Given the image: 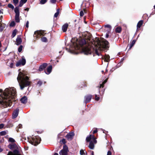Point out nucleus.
<instances>
[{
  "label": "nucleus",
  "instance_id": "56",
  "mask_svg": "<svg viewBox=\"0 0 155 155\" xmlns=\"http://www.w3.org/2000/svg\"><path fill=\"white\" fill-rule=\"evenodd\" d=\"M91 155H94V152L93 151H92L91 152Z\"/></svg>",
  "mask_w": 155,
  "mask_h": 155
},
{
  "label": "nucleus",
  "instance_id": "61",
  "mask_svg": "<svg viewBox=\"0 0 155 155\" xmlns=\"http://www.w3.org/2000/svg\"><path fill=\"white\" fill-rule=\"evenodd\" d=\"M124 60V58H122L121 59V61H122Z\"/></svg>",
  "mask_w": 155,
  "mask_h": 155
},
{
  "label": "nucleus",
  "instance_id": "54",
  "mask_svg": "<svg viewBox=\"0 0 155 155\" xmlns=\"http://www.w3.org/2000/svg\"><path fill=\"white\" fill-rule=\"evenodd\" d=\"M3 150V149L1 148V147L0 146V153L2 152Z\"/></svg>",
  "mask_w": 155,
  "mask_h": 155
},
{
  "label": "nucleus",
  "instance_id": "12",
  "mask_svg": "<svg viewBox=\"0 0 155 155\" xmlns=\"http://www.w3.org/2000/svg\"><path fill=\"white\" fill-rule=\"evenodd\" d=\"M74 136V134L73 132H70L67 134L65 136L66 138L68 140H71L73 139Z\"/></svg>",
  "mask_w": 155,
  "mask_h": 155
},
{
  "label": "nucleus",
  "instance_id": "22",
  "mask_svg": "<svg viewBox=\"0 0 155 155\" xmlns=\"http://www.w3.org/2000/svg\"><path fill=\"white\" fill-rule=\"evenodd\" d=\"M5 27V25L4 24H2L1 21H0V31H2L4 30Z\"/></svg>",
  "mask_w": 155,
  "mask_h": 155
},
{
  "label": "nucleus",
  "instance_id": "47",
  "mask_svg": "<svg viewBox=\"0 0 155 155\" xmlns=\"http://www.w3.org/2000/svg\"><path fill=\"white\" fill-rule=\"evenodd\" d=\"M4 125L3 124H0V129L3 128L4 127Z\"/></svg>",
  "mask_w": 155,
  "mask_h": 155
},
{
  "label": "nucleus",
  "instance_id": "36",
  "mask_svg": "<svg viewBox=\"0 0 155 155\" xmlns=\"http://www.w3.org/2000/svg\"><path fill=\"white\" fill-rule=\"evenodd\" d=\"M23 46L22 45H21L19 47L18 49V51L19 52H21L22 51Z\"/></svg>",
  "mask_w": 155,
  "mask_h": 155
},
{
  "label": "nucleus",
  "instance_id": "16",
  "mask_svg": "<svg viewBox=\"0 0 155 155\" xmlns=\"http://www.w3.org/2000/svg\"><path fill=\"white\" fill-rule=\"evenodd\" d=\"M52 70V66L50 65L47 68L46 70H45V72L46 74H48L51 72Z\"/></svg>",
  "mask_w": 155,
  "mask_h": 155
},
{
  "label": "nucleus",
  "instance_id": "27",
  "mask_svg": "<svg viewBox=\"0 0 155 155\" xmlns=\"http://www.w3.org/2000/svg\"><path fill=\"white\" fill-rule=\"evenodd\" d=\"M13 153L15 155L18 154L19 153V151L18 150V148L15 149L13 151V153Z\"/></svg>",
  "mask_w": 155,
  "mask_h": 155
},
{
  "label": "nucleus",
  "instance_id": "45",
  "mask_svg": "<svg viewBox=\"0 0 155 155\" xmlns=\"http://www.w3.org/2000/svg\"><path fill=\"white\" fill-rule=\"evenodd\" d=\"M56 1V0H50V2L52 4H55Z\"/></svg>",
  "mask_w": 155,
  "mask_h": 155
},
{
  "label": "nucleus",
  "instance_id": "15",
  "mask_svg": "<svg viewBox=\"0 0 155 155\" xmlns=\"http://www.w3.org/2000/svg\"><path fill=\"white\" fill-rule=\"evenodd\" d=\"M8 147L12 150L14 149L18 148V147L15 143H14L12 144H9L8 146Z\"/></svg>",
  "mask_w": 155,
  "mask_h": 155
},
{
  "label": "nucleus",
  "instance_id": "2",
  "mask_svg": "<svg viewBox=\"0 0 155 155\" xmlns=\"http://www.w3.org/2000/svg\"><path fill=\"white\" fill-rule=\"evenodd\" d=\"M3 100L0 101L2 107L3 108L11 107L13 102H15L16 96V89L14 88H11L10 90L7 88L3 93Z\"/></svg>",
  "mask_w": 155,
  "mask_h": 155
},
{
  "label": "nucleus",
  "instance_id": "46",
  "mask_svg": "<svg viewBox=\"0 0 155 155\" xmlns=\"http://www.w3.org/2000/svg\"><path fill=\"white\" fill-rule=\"evenodd\" d=\"M84 15V13L82 11H81L80 12V15L82 17Z\"/></svg>",
  "mask_w": 155,
  "mask_h": 155
},
{
  "label": "nucleus",
  "instance_id": "14",
  "mask_svg": "<svg viewBox=\"0 0 155 155\" xmlns=\"http://www.w3.org/2000/svg\"><path fill=\"white\" fill-rule=\"evenodd\" d=\"M19 112V109L17 108L15 110L12 114V118L15 119L18 116Z\"/></svg>",
  "mask_w": 155,
  "mask_h": 155
},
{
  "label": "nucleus",
  "instance_id": "28",
  "mask_svg": "<svg viewBox=\"0 0 155 155\" xmlns=\"http://www.w3.org/2000/svg\"><path fill=\"white\" fill-rule=\"evenodd\" d=\"M41 41L43 42H48V39L45 37H43L41 38Z\"/></svg>",
  "mask_w": 155,
  "mask_h": 155
},
{
  "label": "nucleus",
  "instance_id": "5",
  "mask_svg": "<svg viewBox=\"0 0 155 155\" xmlns=\"http://www.w3.org/2000/svg\"><path fill=\"white\" fill-rule=\"evenodd\" d=\"M41 140V139L39 137L35 136L32 138L31 140H30L29 142L32 145L36 146L40 143Z\"/></svg>",
  "mask_w": 155,
  "mask_h": 155
},
{
  "label": "nucleus",
  "instance_id": "63",
  "mask_svg": "<svg viewBox=\"0 0 155 155\" xmlns=\"http://www.w3.org/2000/svg\"><path fill=\"white\" fill-rule=\"evenodd\" d=\"M101 72L103 74L104 73V71L103 70H102L101 71Z\"/></svg>",
  "mask_w": 155,
  "mask_h": 155
},
{
  "label": "nucleus",
  "instance_id": "48",
  "mask_svg": "<svg viewBox=\"0 0 155 155\" xmlns=\"http://www.w3.org/2000/svg\"><path fill=\"white\" fill-rule=\"evenodd\" d=\"M28 25H29V21H27L26 24V27L27 28H28Z\"/></svg>",
  "mask_w": 155,
  "mask_h": 155
},
{
  "label": "nucleus",
  "instance_id": "18",
  "mask_svg": "<svg viewBox=\"0 0 155 155\" xmlns=\"http://www.w3.org/2000/svg\"><path fill=\"white\" fill-rule=\"evenodd\" d=\"M68 26V23H65L62 27V30L63 32H65L67 31Z\"/></svg>",
  "mask_w": 155,
  "mask_h": 155
},
{
  "label": "nucleus",
  "instance_id": "31",
  "mask_svg": "<svg viewBox=\"0 0 155 155\" xmlns=\"http://www.w3.org/2000/svg\"><path fill=\"white\" fill-rule=\"evenodd\" d=\"M60 142L61 143H63L64 145H66L65 143H66V141L65 139H63L61 140H60Z\"/></svg>",
  "mask_w": 155,
  "mask_h": 155
},
{
  "label": "nucleus",
  "instance_id": "29",
  "mask_svg": "<svg viewBox=\"0 0 155 155\" xmlns=\"http://www.w3.org/2000/svg\"><path fill=\"white\" fill-rule=\"evenodd\" d=\"M104 27L105 28H108V30H107L108 31V32H110V31L111 30V27L110 25H104Z\"/></svg>",
  "mask_w": 155,
  "mask_h": 155
},
{
  "label": "nucleus",
  "instance_id": "30",
  "mask_svg": "<svg viewBox=\"0 0 155 155\" xmlns=\"http://www.w3.org/2000/svg\"><path fill=\"white\" fill-rule=\"evenodd\" d=\"M92 136L91 135H90L89 136L87 137L86 138V141L87 142H90Z\"/></svg>",
  "mask_w": 155,
  "mask_h": 155
},
{
  "label": "nucleus",
  "instance_id": "51",
  "mask_svg": "<svg viewBox=\"0 0 155 155\" xmlns=\"http://www.w3.org/2000/svg\"><path fill=\"white\" fill-rule=\"evenodd\" d=\"M21 1L25 4L27 2V0H21Z\"/></svg>",
  "mask_w": 155,
  "mask_h": 155
},
{
  "label": "nucleus",
  "instance_id": "38",
  "mask_svg": "<svg viewBox=\"0 0 155 155\" xmlns=\"http://www.w3.org/2000/svg\"><path fill=\"white\" fill-rule=\"evenodd\" d=\"M95 100L96 101H98L100 100V97L99 96H98L96 94L95 95Z\"/></svg>",
  "mask_w": 155,
  "mask_h": 155
},
{
  "label": "nucleus",
  "instance_id": "11",
  "mask_svg": "<svg viewBox=\"0 0 155 155\" xmlns=\"http://www.w3.org/2000/svg\"><path fill=\"white\" fill-rule=\"evenodd\" d=\"M92 95L91 94H88L85 96L84 97V103L86 104L90 102L92 99Z\"/></svg>",
  "mask_w": 155,
  "mask_h": 155
},
{
  "label": "nucleus",
  "instance_id": "42",
  "mask_svg": "<svg viewBox=\"0 0 155 155\" xmlns=\"http://www.w3.org/2000/svg\"><path fill=\"white\" fill-rule=\"evenodd\" d=\"M92 138L93 140V142L94 143H96L97 142V140H96L95 137L94 136H93L92 137Z\"/></svg>",
  "mask_w": 155,
  "mask_h": 155
},
{
  "label": "nucleus",
  "instance_id": "53",
  "mask_svg": "<svg viewBox=\"0 0 155 155\" xmlns=\"http://www.w3.org/2000/svg\"><path fill=\"white\" fill-rule=\"evenodd\" d=\"M97 129L96 128V130H94V131L93 132V134H95V133H97Z\"/></svg>",
  "mask_w": 155,
  "mask_h": 155
},
{
  "label": "nucleus",
  "instance_id": "34",
  "mask_svg": "<svg viewBox=\"0 0 155 155\" xmlns=\"http://www.w3.org/2000/svg\"><path fill=\"white\" fill-rule=\"evenodd\" d=\"M8 141L9 142L11 143H14L15 142V140L12 137H10L9 138Z\"/></svg>",
  "mask_w": 155,
  "mask_h": 155
},
{
  "label": "nucleus",
  "instance_id": "52",
  "mask_svg": "<svg viewBox=\"0 0 155 155\" xmlns=\"http://www.w3.org/2000/svg\"><path fill=\"white\" fill-rule=\"evenodd\" d=\"M109 34L107 32V33L106 34L105 38H107L109 37Z\"/></svg>",
  "mask_w": 155,
  "mask_h": 155
},
{
  "label": "nucleus",
  "instance_id": "8",
  "mask_svg": "<svg viewBox=\"0 0 155 155\" xmlns=\"http://www.w3.org/2000/svg\"><path fill=\"white\" fill-rule=\"evenodd\" d=\"M107 79H106L104 81H103L102 84H100V87H99V92L100 93V94L103 95L104 94L105 89L103 88L104 87V84L107 82Z\"/></svg>",
  "mask_w": 155,
  "mask_h": 155
},
{
  "label": "nucleus",
  "instance_id": "57",
  "mask_svg": "<svg viewBox=\"0 0 155 155\" xmlns=\"http://www.w3.org/2000/svg\"><path fill=\"white\" fill-rule=\"evenodd\" d=\"M54 155H58V154L57 153H55Z\"/></svg>",
  "mask_w": 155,
  "mask_h": 155
},
{
  "label": "nucleus",
  "instance_id": "62",
  "mask_svg": "<svg viewBox=\"0 0 155 155\" xmlns=\"http://www.w3.org/2000/svg\"><path fill=\"white\" fill-rule=\"evenodd\" d=\"M1 13H3V12H2L1 10H0V14Z\"/></svg>",
  "mask_w": 155,
  "mask_h": 155
},
{
  "label": "nucleus",
  "instance_id": "26",
  "mask_svg": "<svg viewBox=\"0 0 155 155\" xmlns=\"http://www.w3.org/2000/svg\"><path fill=\"white\" fill-rule=\"evenodd\" d=\"M17 32V30L16 29H15L13 30L12 34L11 35V37L12 38H13L15 36Z\"/></svg>",
  "mask_w": 155,
  "mask_h": 155
},
{
  "label": "nucleus",
  "instance_id": "64",
  "mask_svg": "<svg viewBox=\"0 0 155 155\" xmlns=\"http://www.w3.org/2000/svg\"><path fill=\"white\" fill-rule=\"evenodd\" d=\"M84 86H87V85H86V84H84Z\"/></svg>",
  "mask_w": 155,
  "mask_h": 155
},
{
  "label": "nucleus",
  "instance_id": "59",
  "mask_svg": "<svg viewBox=\"0 0 155 155\" xmlns=\"http://www.w3.org/2000/svg\"><path fill=\"white\" fill-rule=\"evenodd\" d=\"M57 12H59V8H58L57 9Z\"/></svg>",
  "mask_w": 155,
  "mask_h": 155
},
{
  "label": "nucleus",
  "instance_id": "55",
  "mask_svg": "<svg viewBox=\"0 0 155 155\" xmlns=\"http://www.w3.org/2000/svg\"><path fill=\"white\" fill-rule=\"evenodd\" d=\"M29 8H27L24 9V10L25 11H29Z\"/></svg>",
  "mask_w": 155,
  "mask_h": 155
},
{
  "label": "nucleus",
  "instance_id": "25",
  "mask_svg": "<svg viewBox=\"0 0 155 155\" xmlns=\"http://www.w3.org/2000/svg\"><path fill=\"white\" fill-rule=\"evenodd\" d=\"M122 31V28L120 26L117 27L115 29V31L116 33H120Z\"/></svg>",
  "mask_w": 155,
  "mask_h": 155
},
{
  "label": "nucleus",
  "instance_id": "23",
  "mask_svg": "<svg viewBox=\"0 0 155 155\" xmlns=\"http://www.w3.org/2000/svg\"><path fill=\"white\" fill-rule=\"evenodd\" d=\"M94 144L92 141H91L90 142L88 146L89 148L92 150H93L94 148Z\"/></svg>",
  "mask_w": 155,
  "mask_h": 155
},
{
  "label": "nucleus",
  "instance_id": "39",
  "mask_svg": "<svg viewBox=\"0 0 155 155\" xmlns=\"http://www.w3.org/2000/svg\"><path fill=\"white\" fill-rule=\"evenodd\" d=\"M47 2V0H41L40 3L41 4H44Z\"/></svg>",
  "mask_w": 155,
  "mask_h": 155
},
{
  "label": "nucleus",
  "instance_id": "4",
  "mask_svg": "<svg viewBox=\"0 0 155 155\" xmlns=\"http://www.w3.org/2000/svg\"><path fill=\"white\" fill-rule=\"evenodd\" d=\"M82 52L85 54H91L92 53H93V51H95V52L97 55L98 56L100 55V54L97 48L95 50L90 45L82 48Z\"/></svg>",
  "mask_w": 155,
  "mask_h": 155
},
{
  "label": "nucleus",
  "instance_id": "49",
  "mask_svg": "<svg viewBox=\"0 0 155 155\" xmlns=\"http://www.w3.org/2000/svg\"><path fill=\"white\" fill-rule=\"evenodd\" d=\"M14 65V63H12L10 64V67L11 68H13Z\"/></svg>",
  "mask_w": 155,
  "mask_h": 155
},
{
  "label": "nucleus",
  "instance_id": "40",
  "mask_svg": "<svg viewBox=\"0 0 155 155\" xmlns=\"http://www.w3.org/2000/svg\"><path fill=\"white\" fill-rule=\"evenodd\" d=\"M13 2L15 6H16L18 2V0H13Z\"/></svg>",
  "mask_w": 155,
  "mask_h": 155
},
{
  "label": "nucleus",
  "instance_id": "32",
  "mask_svg": "<svg viewBox=\"0 0 155 155\" xmlns=\"http://www.w3.org/2000/svg\"><path fill=\"white\" fill-rule=\"evenodd\" d=\"M8 7L9 8H11V9H13L14 8V6L12 5V4H8Z\"/></svg>",
  "mask_w": 155,
  "mask_h": 155
},
{
  "label": "nucleus",
  "instance_id": "6",
  "mask_svg": "<svg viewBox=\"0 0 155 155\" xmlns=\"http://www.w3.org/2000/svg\"><path fill=\"white\" fill-rule=\"evenodd\" d=\"M14 11L15 13V22L17 23H18L20 22L19 15L20 12L19 8L18 7H16L14 9Z\"/></svg>",
  "mask_w": 155,
  "mask_h": 155
},
{
  "label": "nucleus",
  "instance_id": "50",
  "mask_svg": "<svg viewBox=\"0 0 155 155\" xmlns=\"http://www.w3.org/2000/svg\"><path fill=\"white\" fill-rule=\"evenodd\" d=\"M111 152L110 150L108 151L107 155H111Z\"/></svg>",
  "mask_w": 155,
  "mask_h": 155
},
{
  "label": "nucleus",
  "instance_id": "21",
  "mask_svg": "<svg viewBox=\"0 0 155 155\" xmlns=\"http://www.w3.org/2000/svg\"><path fill=\"white\" fill-rule=\"evenodd\" d=\"M110 57L109 55L105 54L104 57V61L105 62H108L110 61Z\"/></svg>",
  "mask_w": 155,
  "mask_h": 155
},
{
  "label": "nucleus",
  "instance_id": "3",
  "mask_svg": "<svg viewBox=\"0 0 155 155\" xmlns=\"http://www.w3.org/2000/svg\"><path fill=\"white\" fill-rule=\"evenodd\" d=\"M17 79L21 90H23L25 87L30 86L31 83L29 81V78L21 71L19 73Z\"/></svg>",
  "mask_w": 155,
  "mask_h": 155
},
{
  "label": "nucleus",
  "instance_id": "44",
  "mask_svg": "<svg viewBox=\"0 0 155 155\" xmlns=\"http://www.w3.org/2000/svg\"><path fill=\"white\" fill-rule=\"evenodd\" d=\"M59 14V12H57L56 13H55L54 15V17L57 18L58 17V15Z\"/></svg>",
  "mask_w": 155,
  "mask_h": 155
},
{
  "label": "nucleus",
  "instance_id": "43",
  "mask_svg": "<svg viewBox=\"0 0 155 155\" xmlns=\"http://www.w3.org/2000/svg\"><path fill=\"white\" fill-rule=\"evenodd\" d=\"M24 4V3H23V2H21V1H20L19 2V6H18V7L19 8V7H22Z\"/></svg>",
  "mask_w": 155,
  "mask_h": 155
},
{
  "label": "nucleus",
  "instance_id": "41",
  "mask_svg": "<svg viewBox=\"0 0 155 155\" xmlns=\"http://www.w3.org/2000/svg\"><path fill=\"white\" fill-rule=\"evenodd\" d=\"M80 154L81 155H85V153L83 150H81L80 151Z\"/></svg>",
  "mask_w": 155,
  "mask_h": 155
},
{
  "label": "nucleus",
  "instance_id": "35",
  "mask_svg": "<svg viewBox=\"0 0 155 155\" xmlns=\"http://www.w3.org/2000/svg\"><path fill=\"white\" fill-rule=\"evenodd\" d=\"M15 23L14 21H12L10 24V27H14L15 25Z\"/></svg>",
  "mask_w": 155,
  "mask_h": 155
},
{
  "label": "nucleus",
  "instance_id": "9",
  "mask_svg": "<svg viewBox=\"0 0 155 155\" xmlns=\"http://www.w3.org/2000/svg\"><path fill=\"white\" fill-rule=\"evenodd\" d=\"M46 33H44V31L41 30L35 31L34 32V37L37 38H39L41 36L45 35Z\"/></svg>",
  "mask_w": 155,
  "mask_h": 155
},
{
  "label": "nucleus",
  "instance_id": "17",
  "mask_svg": "<svg viewBox=\"0 0 155 155\" xmlns=\"http://www.w3.org/2000/svg\"><path fill=\"white\" fill-rule=\"evenodd\" d=\"M16 44L17 45H18L21 44L22 41L21 38L20 36H18L16 39Z\"/></svg>",
  "mask_w": 155,
  "mask_h": 155
},
{
  "label": "nucleus",
  "instance_id": "7",
  "mask_svg": "<svg viewBox=\"0 0 155 155\" xmlns=\"http://www.w3.org/2000/svg\"><path fill=\"white\" fill-rule=\"evenodd\" d=\"M69 152L68 147L66 145H64L63 148L59 152L60 155H68Z\"/></svg>",
  "mask_w": 155,
  "mask_h": 155
},
{
  "label": "nucleus",
  "instance_id": "19",
  "mask_svg": "<svg viewBox=\"0 0 155 155\" xmlns=\"http://www.w3.org/2000/svg\"><path fill=\"white\" fill-rule=\"evenodd\" d=\"M136 41V40H135L134 39L131 42H130V44L128 45L127 48L129 47L128 50H130L131 49L132 47L135 44Z\"/></svg>",
  "mask_w": 155,
  "mask_h": 155
},
{
  "label": "nucleus",
  "instance_id": "58",
  "mask_svg": "<svg viewBox=\"0 0 155 155\" xmlns=\"http://www.w3.org/2000/svg\"><path fill=\"white\" fill-rule=\"evenodd\" d=\"M19 128H21V127H22V125L21 124H20L19 125Z\"/></svg>",
  "mask_w": 155,
  "mask_h": 155
},
{
  "label": "nucleus",
  "instance_id": "24",
  "mask_svg": "<svg viewBox=\"0 0 155 155\" xmlns=\"http://www.w3.org/2000/svg\"><path fill=\"white\" fill-rule=\"evenodd\" d=\"M143 20L140 21L137 24V29L140 28L141 25H143Z\"/></svg>",
  "mask_w": 155,
  "mask_h": 155
},
{
  "label": "nucleus",
  "instance_id": "33",
  "mask_svg": "<svg viewBox=\"0 0 155 155\" xmlns=\"http://www.w3.org/2000/svg\"><path fill=\"white\" fill-rule=\"evenodd\" d=\"M42 81L41 80H39L37 82V85H38V87H40L42 85Z\"/></svg>",
  "mask_w": 155,
  "mask_h": 155
},
{
  "label": "nucleus",
  "instance_id": "20",
  "mask_svg": "<svg viewBox=\"0 0 155 155\" xmlns=\"http://www.w3.org/2000/svg\"><path fill=\"white\" fill-rule=\"evenodd\" d=\"M20 101L23 104L26 103L27 101V98L26 96H24L21 98Z\"/></svg>",
  "mask_w": 155,
  "mask_h": 155
},
{
  "label": "nucleus",
  "instance_id": "13",
  "mask_svg": "<svg viewBox=\"0 0 155 155\" xmlns=\"http://www.w3.org/2000/svg\"><path fill=\"white\" fill-rule=\"evenodd\" d=\"M48 65V64L46 63H44L40 65L39 67L38 71H41L44 70L45 71V69Z\"/></svg>",
  "mask_w": 155,
  "mask_h": 155
},
{
  "label": "nucleus",
  "instance_id": "37",
  "mask_svg": "<svg viewBox=\"0 0 155 155\" xmlns=\"http://www.w3.org/2000/svg\"><path fill=\"white\" fill-rule=\"evenodd\" d=\"M6 134V131H4L0 132V135L1 136H4Z\"/></svg>",
  "mask_w": 155,
  "mask_h": 155
},
{
  "label": "nucleus",
  "instance_id": "10",
  "mask_svg": "<svg viewBox=\"0 0 155 155\" xmlns=\"http://www.w3.org/2000/svg\"><path fill=\"white\" fill-rule=\"evenodd\" d=\"M26 63V61L25 58L23 56H22L21 59L20 60L16 62V66L17 67H19L21 65H24Z\"/></svg>",
  "mask_w": 155,
  "mask_h": 155
},
{
  "label": "nucleus",
  "instance_id": "1",
  "mask_svg": "<svg viewBox=\"0 0 155 155\" xmlns=\"http://www.w3.org/2000/svg\"><path fill=\"white\" fill-rule=\"evenodd\" d=\"M91 37L92 35L90 33L85 34L83 38H80L79 39H77L75 45L74 43V45L77 48H79V46L82 47L85 45H86L85 47H87L90 45L88 43V41H89L96 47V48L100 50H103V49H106L109 48V43L106 40L104 39L101 41L98 38L96 37L94 40L92 39V40H91Z\"/></svg>",
  "mask_w": 155,
  "mask_h": 155
},
{
  "label": "nucleus",
  "instance_id": "60",
  "mask_svg": "<svg viewBox=\"0 0 155 155\" xmlns=\"http://www.w3.org/2000/svg\"><path fill=\"white\" fill-rule=\"evenodd\" d=\"M3 91V90L2 89H0V93L2 92Z\"/></svg>",
  "mask_w": 155,
  "mask_h": 155
}]
</instances>
